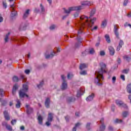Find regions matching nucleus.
Masks as SVG:
<instances>
[{"label": "nucleus", "mask_w": 131, "mask_h": 131, "mask_svg": "<svg viewBox=\"0 0 131 131\" xmlns=\"http://www.w3.org/2000/svg\"><path fill=\"white\" fill-rule=\"evenodd\" d=\"M127 3H128V0H125V1L124 2L123 5L126 6V5H127Z\"/></svg>", "instance_id": "nucleus-45"}, {"label": "nucleus", "mask_w": 131, "mask_h": 131, "mask_svg": "<svg viewBox=\"0 0 131 131\" xmlns=\"http://www.w3.org/2000/svg\"><path fill=\"white\" fill-rule=\"evenodd\" d=\"M28 91V85L26 84H24L23 85V90L19 91V98H24V97H26L28 98V95L26 94V92Z\"/></svg>", "instance_id": "nucleus-4"}, {"label": "nucleus", "mask_w": 131, "mask_h": 131, "mask_svg": "<svg viewBox=\"0 0 131 131\" xmlns=\"http://www.w3.org/2000/svg\"><path fill=\"white\" fill-rule=\"evenodd\" d=\"M80 73L82 75H85V74H86V71H83L81 72Z\"/></svg>", "instance_id": "nucleus-40"}, {"label": "nucleus", "mask_w": 131, "mask_h": 131, "mask_svg": "<svg viewBox=\"0 0 131 131\" xmlns=\"http://www.w3.org/2000/svg\"><path fill=\"white\" fill-rule=\"evenodd\" d=\"M122 46H123V41L120 40L119 46L117 48V51H119L120 50V48H122Z\"/></svg>", "instance_id": "nucleus-14"}, {"label": "nucleus", "mask_w": 131, "mask_h": 131, "mask_svg": "<svg viewBox=\"0 0 131 131\" xmlns=\"http://www.w3.org/2000/svg\"><path fill=\"white\" fill-rule=\"evenodd\" d=\"M105 37L106 41L109 43L110 42V37L108 35H105Z\"/></svg>", "instance_id": "nucleus-27"}, {"label": "nucleus", "mask_w": 131, "mask_h": 131, "mask_svg": "<svg viewBox=\"0 0 131 131\" xmlns=\"http://www.w3.org/2000/svg\"><path fill=\"white\" fill-rule=\"evenodd\" d=\"M128 26L130 27V28H131V25L130 24H128Z\"/></svg>", "instance_id": "nucleus-63"}, {"label": "nucleus", "mask_w": 131, "mask_h": 131, "mask_svg": "<svg viewBox=\"0 0 131 131\" xmlns=\"http://www.w3.org/2000/svg\"><path fill=\"white\" fill-rule=\"evenodd\" d=\"M127 115H128V112H124L123 113V117H126V116H127Z\"/></svg>", "instance_id": "nucleus-38"}, {"label": "nucleus", "mask_w": 131, "mask_h": 131, "mask_svg": "<svg viewBox=\"0 0 131 131\" xmlns=\"http://www.w3.org/2000/svg\"><path fill=\"white\" fill-rule=\"evenodd\" d=\"M4 94H5V92H4V90L3 89H0V95L1 97H3Z\"/></svg>", "instance_id": "nucleus-34"}, {"label": "nucleus", "mask_w": 131, "mask_h": 131, "mask_svg": "<svg viewBox=\"0 0 131 131\" xmlns=\"http://www.w3.org/2000/svg\"><path fill=\"white\" fill-rule=\"evenodd\" d=\"M84 93V89L81 88L80 89V91L78 92L77 94V97H80V96L83 95Z\"/></svg>", "instance_id": "nucleus-7"}, {"label": "nucleus", "mask_w": 131, "mask_h": 131, "mask_svg": "<svg viewBox=\"0 0 131 131\" xmlns=\"http://www.w3.org/2000/svg\"><path fill=\"white\" fill-rule=\"evenodd\" d=\"M46 125H47V126H49V125H51V123L50 122V121H48L46 122Z\"/></svg>", "instance_id": "nucleus-48"}, {"label": "nucleus", "mask_w": 131, "mask_h": 131, "mask_svg": "<svg viewBox=\"0 0 131 131\" xmlns=\"http://www.w3.org/2000/svg\"><path fill=\"white\" fill-rule=\"evenodd\" d=\"M75 115H76V116H79V112H76V113H75Z\"/></svg>", "instance_id": "nucleus-56"}, {"label": "nucleus", "mask_w": 131, "mask_h": 131, "mask_svg": "<svg viewBox=\"0 0 131 131\" xmlns=\"http://www.w3.org/2000/svg\"><path fill=\"white\" fill-rule=\"evenodd\" d=\"M4 115L6 120H10V116L9 115L8 112L5 111L4 112Z\"/></svg>", "instance_id": "nucleus-10"}, {"label": "nucleus", "mask_w": 131, "mask_h": 131, "mask_svg": "<svg viewBox=\"0 0 131 131\" xmlns=\"http://www.w3.org/2000/svg\"><path fill=\"white\" fill-rule=\"evenodd\" d=\"M74 16L75 18L77 17V16H78V13L77 12V13H75L74 14Z\"/></svg>", "instance_id": "nucleus-51"}, {"label": "nucleus", "mask_w": 131, "mask_h": 131, "mask_svg": "<svg viewBox=\"0 0 131 131\" xmlns=\"http://www.w3.org/2000/svg\"><path fill=\"white\" fill-rule=\"evenodd\" d=\"M20 77L22 78V79H26V78H25V76L21 75L20 76Z\"/></svg>", "instance_id": "nucleus-53"}, {"label": "nucleus", "mask_w": 131, "mask_h": 131, "mask_svg": "<svg viewBox=\"0 0 131 131\" xmlns=\"http://www.w3.org/2000/svg\"><path fill=\"white\" fill-rule=\"evenodd\" d=\"M11 8H12V11L11 12L12 17H14V16H16L17 15V12L15 11V9H14V5H11Z\"/></svg>", "instance_id": "nucleus-13"}, {"label": "nucleus", "mask_w": 131, "mask_h": 131, "mask_svg": "<svg viewBox=\"0 0 131 131\" xmlns=\"http://www.w3.org/2000/svg\"><path fill=\"white\" fill-rule=\"evenodd\" d=\"M95 13L96 10H93L90 13V16L89 17L85 16V15H82L80 16V23L78 31V34L79 35L80 34V33H82V31H83V28H84L85 26H88L89 28H91L92 26H93L94 23L96 22V20H97L96 17L91 18L92 17H93V16H94V15H95Z\"/></svg>", "instance_id": "nucleus-1"}, {"label": "nucleus", "mask_w": 131, "mask_h": 131, "mask_svg": "<svg viewBox=\"0 0 131 131\" xmlns=\"http://www.w3.org/2000/svg\"><path fill=\"white\" fill-rule=\"evenodd\" d=\"M73 77V75L71 73H69L68 74V79H71Z\"/></svg>", "instance_id": "nucleus-30"}, {"label": "nucleus", "mask_w": 131, "mask_h": 131, "mask_svg": "<svg viewBox=\"0 0 131 131\" xmlns=\"http://www.w3.org/2000/svg\"><path fill=\"white\" fill-rule=\"evenodd\" d=\"M9 35H10V33H9L7 35H6V37L5 38V41L6 42L8 41V39H9Z\"/></svg>", "instance_id": "nucleus-32"}, {"label": "nucleus", "mask_w": 131, "mask_h": 131, "mask_svg": "<svg viewBox=\"0 0 131 131\" xmlns=\"http://www.w3.org/2000/svg\"><path fill=\"white\" fill-rule=\"evenodd\" d=\"M100 123L101 124V126H100V130H104L105 129V125H104V118L101 119Z\"/></svg>", "instance_id": "nucleus-8"}, {"label": "nucleus", "mask_w": 131, "mask_h": 131, "mask_svg": "<svg viewBox=\"0 0 131 131\" xmlns=\"http://www.w3.org/2000/svg\"><path fill=\"white\" fill-rule=\"evenodd\" d=\"M53 54H51L50 55H46V59H49V58H52L53 56H55L56 53L55 52H53Z\"/></svg>", "instance_id": "nucleus-24"}, {"label": "nucleus", "mask_w": 131, "mask_h": 131, "mask_svg": "<svg viewBox=\"0 0 131 131\" xmlns=\"http://www.w3.org/2000/svg\"><path fill=\"white\" fill-rule=\"evenodd\" d=\"M88 67V65L85 64V63L81 64L80 66V70H82V69H84V68H86Z\"/></svg>", "instance_id": "nucleus-19"}, {"label": "nucleus", "mask_w": 131, "mask_h": 131, "mask_svg": "<svg viewBox=\"0 0 131 131\" xmlns=\"http://www.w3.org/2000/svg\"><path fill=\"white\" fill-rule=\"evenodd\" d=\"M18 89V85L15 84L13 86V89H12V94L14 95V94H16V91Z\"/></svg>", "instance_id": "nucleus-15"}, {"label": "nucleus", "mask_w": 131, "mask_h": 131, "mask_svg": "<svg viewBox=\"0 0 131 131\" xmlns=\"http://www.w3.org/2000/svg\"><path fill=\"white\" fill-rule=\"evenodd\" d=\"M48 120L50 122L53 120V114L52 113L49 114Z\"/></svg>", "instance_id": "nucleus-18"}, {"label": "nucleus", "mask_w": 131, "mask_h": 131, "mask_svg": "<svg viewBox=\"0 0 131 131\" xmlns=\"http://www.w3.org/2000/svg\"><path fill=\"white\" fill-rule=\"evenodd\" d=\"M130 98H131V95L128 96V99H129V100H130Z\"/></svg>", "instance_id": "nucleus-64"}, {"label": "nucleus", "mask_w": 131, "mask_h": 131, "mask_svg": "<svg viewBox=\"0 0 131 131\" xmlns=\"http://www.w3.org/2000/svg\"><path fill=\"white\" fill-rule=\"evenodd\" d=\"M94 53H95V50L92 48L90 50V53L93 54Z\"/></svg>", "instance_id": "nucleus-42"}, {"label": "nucleus", "mask_w": 131, "mask_h": 131, "mask_svg": "<svg viewBox=\"0 0 131 131\" xmlns=\"http://www.w3.org/2000/svg\"><path fill=\"white\" fill-rule=\"evenodd\" d=\"M98 29V26H95L93 29H92V30H97V29Z\"/></svg>", "instance_id": "nucleus-49"}, {"label": "nucleus", "mask_w": 131, "mask_h": 131, "mask_svg": "<svg viewBox=\"0 0 131 131\" xmlns=\"http://www.w3.org/2000/svg\"><path fill=\"white\" fill-rule=\"evenodd\" d=\"M16 102L17 103L16 104V107L17 108H20V107H21V103L20 102V100H17Z\"/></svg>", "instance_id": "nucleus-23"}, {"label": "nucleus", "mask_w": 131, "mask_h": 131, "mask_svg": "<svg viewBox=\"0 0 131 131\" xmlns=\"http://www.w3.org/2000/svg\"><path fill=\"white\" fill-rule=\"evenodd\" d=\"M45 106L47 107V108H49L50 106V99L47 98L46 100L45 101Z\"/></svg>", "instance_id": "nucleus-16"}, {"label": "nucleus", "mask_w": 131, "mask_h": 131, "mask_svg": "<svg viewBox=\"0 0 131 131\" xmlns=\"http://www.w3.org/2000/svg\"><path fill=\"white\" fill-rule=\"evenodd\" d=\"M3 7L5 9H7V3L3 2Z\"/></svg>", "instance_id": "nucleus-47"}, {"label": "nucleus", "mask_w": 131, "mask_h": 131, "mask_svg": "<svg viewBox=\"0 0 131 131\" xmlns=\"http://www.w3.org/2000/svg\"><path fill=\"white\" fill-rule=\"evenodd\" d=\"M108 129H109L110 130H112V129H113V128H112V127H109Z\"/></svg>", "instance_id": "nucleus-58"}, {"label": "nucleus", "mask_w": 131, "mask_h": 131, "mask_svg": "<svg viewBox=\"0 0 131 131\" xmlns=\"http://www.w3.org/2000/svg\"><path fill=\"white\" fill-rule=\"evenodd\" d=\"M114 31L116 37H118V25H115Z\"/></svg>", "instance_id": "nucleus-6"}, {"label": "nucleus", "mask_w": 131, "mask_h": 131, "mask_svg": "<svg viewBox=\"0 0 131 131\" xmlns=\"http://www.w3.org/2000/svg\"><path fill=\"white\" fill-rule=\"evenodd\" d=\"M121 79H122V80H125L124 75H121Z\"/></svg>", "instance_id": "nucleus-46"}, {"label": "nucleus", "mask_w": 131, "mask_h": 131, "mask_svg": "<svg viewBox=\"0 0 131 131\" xmlns=\"http://www.w3.org/2000/svg\"><path fill=\"white\" fill-rule=\"evenodd\" d=\"M25 73H26V74H29V73H30V70H26L25 71Z\"/></svg>", "instance_id": "nucleus-43"}, {"label": "nucleus", "mask_w": 131, "mask_h": 131, "mask_svg": "<svg viewBox=\"0 0 131 131\" xmlns=\"http://www.w3.org/2000/svg\"><path fill=\"white\" fill-rule=\"evenodd\" d=\"M67 101L69 103H70V102H74V101H75V98L69 97V98H68Z\"/></svg>", "instance_id": "nucleus-25"}, {"label": "nucleus", "mask_w": 131, "mask_h": 131, "mask_svg": "<svg viewBox=\"0 0 131 131\" xmlns=\"http://www.w3.org/2000/svg\"><path fill=\"white\" fill-rule=\"evenodd\" d=\"M26 107L28 109L27 111L28 114H30L31 112H33V110L32 109V108L29 107V105H26Z\"/></svg>", "instance_id": "nucleus-12"}, {"label": "nucleus", "mask_w": 131, "mask_h": 131, "mask_svg": "<svg viewBox=\"0 0 131 131\" xmlns=\"http://www.w3.org/2000/svg\"><path fill=\"white\" fill-rule=\"evenodd\" d=\"M48 3H49V4H52V0H48Z\"/></svg>", "instance_id": "nucleus-57"}, {"label": "nucleus", "mask_w": 131, "mask_h": 131, "mask_svg": "<svg viewBox=\"0 0 131 131\" xmlns=\"http://www.w3.org/2000/svg\"><path fill=\"white\" fill-rule=\"evenodd\" d=\"M112 80L113 82H115V80H116V77H113L112 78Z\"/></svg>", "instance_id": "nucleus-50"}, {"label": "nucleus", "mask_w": 131, "mask_h": 131, "mask_svg": "<svg viewBox=\"0 0 131 131\" xmlns=\"http://www.w3.org/2000/svg\"><path fill=\"white\" fill-rule=\"evenodd\" d=\"M107 25V20H104L102 21L101 27L104 28Z\"/></svg>", "instance_id": "nucleus-22"}, {"label": "nucleus", "mask_w": 131, "mask_h": 131, "mask_svg": "<svg viewBox=\"0 0 131 131\" xmlns=\"http://www.w3.org/2000/svg\"><path fill=\"white\" fill-rule=\"evenodd\" d=\"M6 128L8 129V130H12V127L9 125H6Z\"/></svg>", "instance_id": "nucleus-36"}, {"label": "nucleus", "mask_w": 131, "mask_h": 131, "mask_svg": "<svg viewBox=\"0 0 131 131\" xmlns=\"http://www.w3.org/2000/svg\"><path fill=\"white\" fill-rule=\"evenodd\" d=\"M116 103L117 104V105H118V106H122V105H123V102L119 100H116Z\"/></svg>", "instance_id": "nucleus-21"}, {"label": "nucleus", "mask_w": 131, "mask_h": 131, "mask_svg": "<svg viewBox=\"0 0 131 131\" xmlns=\"http://www.w3.org/2000/svg\"><path fill=\"white\" fill-rule=\"evenodd\" d=\"M13 80L14 81H15V82H17V81H19V78H18V77L16 76H14L13 77Z\"/></svg>", "instance_id": "nucleus-28"}, {"label": "nucleus", "mask_w": 131, "mask_h": 131, "mask_svg": "<svg viewBox=\"0 0 131 131\" xmlns=\"http://www.w3.org/2000/svg\"><path fill=\"white\" fill-rule=\"evenodd\" d=\"M108 50H109V51H110V55H111L112 56H113V55H114V53H115V51L114 50V48H113V47H112V46H110L108 47Z\"/></svg>", "instance_id": "nucleus-9"}, {"label": "nucleus", "mask_w": 131, "mask_h": 131, "mask_svg": "<svg viewBox=\"0 0 131 131\" xmlns=\"http://www.w3.org/2000/svg\"><path fill=\"white\" fill-rule=\"evenodd\" d=\"M128 71H129V69H125L122 71V73L126 74L128 73Z\"/></svg>", "instance_id": "nucleus-33"}, {"label": "nucleus", "mask_w": 131, "mask_h": 131, "mask_svg": "<svg viewBox=\"0 0 131 131\" xmlns=\"http://www.w3.org/2000/svg\"><path fill=\"white\" fill-rule=\"evenodd\" d=\"M126 90H127V93H129V94L131 93V83L127 85Z\"/></svg>", "instance_id": "nucleus-17"}, {"label": "nucleus", "mask_w": 131, "mask_h": 131, "mask_svg": "<svg viewBox=\"0 0 131 131\" xmlns=\"http://www.w3.org/2000/svg\"><path fill=\"white\" fill-rule=\"evenodd\" d=\"M29 9H28L24 15V18H26L29 15Z\"/></svg>", "instance_id": "nucleus-26"}, {"label": "nucleus", "mask_w": 131, "mask_h": 131, "mask_svg": "<svg viewBox=\"0 0 131 131\" xmlns=\"http://www.w3.org/2000/svg\"><path fill=\"white\" fill-rule=\"evenodd\" d=\"M101 69L95 72L96 78L95 79V82L97 85H102V80L104 79L103 73H105L106 64L103 62L100 63Z\"/></svg>", "instance_id": "nucleus-2"}, {"label": "nucleus", "mask_w": 131, "mask_h": 131, "mask_svg": "<svg viewBox=\"0 0 131 131\" xmlns=\"http://www.w3.org/2000/svg\"><path fill=\"white\" fill-rule=\"evenodd\" d=\"M30 54H28V58H30Z\"/></svg>", "instance_id": "nucleus-62"}, {"label": "nucleus", "mask_w": 131, "mask_h": 131, "mask_svg": "<svg viewBox=\"0 0 131 131\" xmlns=\"http://www.w3.org/2000/svg\"><path fill=\"white\" fill-rule=\"evenodd\" d=\"M90 125H91V123H87L86 126V128H89V127H90Z\"/></svg>", "instance_id": "nucleus-52"}, {"label": "nucleus", "mask_w": 131, "mask_h": 131, "mask_svg": "<svg viewBox=\"0 0 131 131\" xmlns=\"http://www.w3.org/2000/svg\"><path fill=\"white\" fill-rule=\"evenodd\" d=\"M77 40L79 42V43H81L82 40V39L81 38H79L78 37H77Z\"/></svg>", "instance_id": "nucleus-44"}, {"label": "nucleus", "mask_w": 131, "mask_h": 131, "mask_svg": "<svg viewBox=\"0 0 131 131\" xmlns=\"http://www.w3.org/2000/svg\"><path fill=\"white\" fill-rule=\"evenodd\" d=\"M61 78L63 80V82L61 85V90H66V89H67V83H66V81H65V76L62 75Z\"/></svg>", "instance_id": "nucleus-5"}, {"label": "nucleus", "mask_w": 131, "mask_h": 131, "mask_svg": "<svg viewBox=\"0 0 131 131\" xmlns=\"http://www.w3.org/2000/svg\"><path fill=\"white\" fill-rule=\"evenodd\" d=\"M42 84H43V81H42L39 85H37L38 88L40 89V88H41L42 86Z\"/></svg>", "instance_id": "nucleus-35"}, {"label": "nucleus", "mask_w": 131, "mask_h": 131, "mask_svg": "<svg viewBox=\"0 0 131 131\" xmlns=\"http://www.w3.org/2000/svg\"><path fill=\"white\" fill-rule=\"evenodd\" d=\"M127 16L129 17H131V14L130 13L128 14Z\"/></svg>", "instance_id": "nucleus-59"}, {"label": "nucleus", "mask_w": 131, "mask_h": 131, "mask_svg": "<svg viewBox=\"0 0 131 131\" xmlns=\"http://www.w3.org/2000/svg\"><path fill=\"white\" fill-rule=\"evenodd\" d=\"M66 120H67V121H68V117H66Z\"/></svg>", "instance_id": "nucleus-61"}, {"label": "nucleus", "mask_w": 131, "mask_h": 131, "mask_svg": "<svg viewBox=\"0 0 131 131\" xmlns=\"http://www.w3.org/2000/svg\"><path fill=\"white\" fill-rule=\"evenodd\" d=\"M24 128H25V127H24V126H20V129H21V130H24Z\"/></svg>", "instance_id": "nucleus-55"}, {"label": "nucleus", "mask_w": 131, "mask_h": 131, "mask_svg": "<svg viewBox=\"0 0 131 131\" xmlns=\"http://www.w3.org/2000/svg\"><path fill=\"white\" fill-rule=\"evenodd\" d=\"M16 122H17V121L16 120H12L11 121V124L12 125H14V124H16Z\"/></svg>", "instance_id": "nucleus-37"}, {"label": "nucleus", "mask_w": 131, "mask_h": 131, "mask_svg": "<svg viewBox=\"0 0 131 131\" xmlns=\"http://www.w3.org/2000/svg\"><path fill=\"white\" fill-rule=\"evenodd\" d=\"M79 125H80V123H79L76 124L75 126L73 128V131H76V127L79 126Z\"/></svg>", "instance_id": "nucleus-29"}, {"label": "nucleus", "mask_w": 131, "mask_h": 131, "mask_svg": "<svg viewBox=\"0 0 131 131\" xmlns=\"http://www.w3.org/2000/svg\"><path fill=\"white\" fill-rule=\"evenodd\" d=\"M94 97H95V94H94V93H92L91 95L89 96L86 98V101H87L88 102L92 101V100L94 99Z\"/></svg>", "instance_id": "nucleus-11"}, {"label": "nucleus", "mask_w": 131, "mask_h": 131, "mask_svg": "<svg viewBox=\"0 0 131 131\" xmlns=\"http://www.w3.org/2000/svg\"><path fill=\"white\" fill-rule=\"evenodd\" d=\"M10 106H12V105H13V102H10L9 103Z\"/></svg>", "instance_id": "nucleus-60"}, {"label": "nucleus", "mask_w": 131, "mask_h": 131, "mask_svg": "<svg viewBox=\"0 0 131 131\" xmlns=\"http://www.w3.org/2000/svg\"><path fill=\"white\" fill-rule=\"evenodd\" d=\"M56 28V26L55 25H52L50 27V29L51 30H53V29H55V28Z\"/></svg>", "instance_id": "nucleus-41"}, {"label": "nucleus", "mask_w": 131, "mask_h": 131, "mask_svg": "<svg viewBox=\"0 0 131 131\" xmlns=\"http://www.w3.org/2000/svg\"><path fill=\"white\" fill-rule=\"evenodd\" d=\"M40 7L42 12L43 11H45V9H43V7H42V5L40 4Z\"/></svg>", "instance_id": "nucleus-54"}, {"label": "nucleus", "mask_w": 131, "mask_h": 131, "mask_svg": "<svg viewBox=\"0 0 131 131\" xmlns=\"http://www.w3.org/2000/svg\"><path fill=\"white\" fill-rule=\"evenodd\" d=\"M114 122L115 123H121V122H122V120L116 119Z\"/></svg>", "instance_id": "nucleus-31"}, {"label": "nucleus", "mask_w": 131, "mask_h": 131, "mask_svg": "<svg viewBox=\"0 0 131 131\" xmlns=\"http://www.w3.org/2000/svg\"><path fill=\"white\" fill-rule=\"evenodd\" d=\"M93 4L94 3L92 2L84 1L81 3V6L70 7L68 10L63 8V10L66 14H69L71 12H72V11H80L81 10H83V9H84V6H92Z\"/></svg>", "instance_id": "nucleus-3"}, {"label": "nucleus", "mask_w": 131, "mask_h": 131, "mask_svg": "<svg viewBox=\"0 0 131 131\" xmlns=\"http://www.w3.org/2000/svg\"><path fill=\"white\" fill-rule=\"evenodd\" d=\"M100 56H105V52L104 51H101L100 52Z\"/></svg>", "instance_id": "nucleus-39"}, {"label": "nucleus", "mask_w": 131, "mask_h": 131, "mask_svg": "<svg viewBox=\"0 0 131 131\" xmlns=\"http://www.w3.org/2000/svg\"><path fill=\"white\" fill-rule=\"evenodd\" d=\"M38 120L39 124H42V117H41V116H38Z\"/></svg>", "instance_id": "nucleus-20"}]
</instances>
